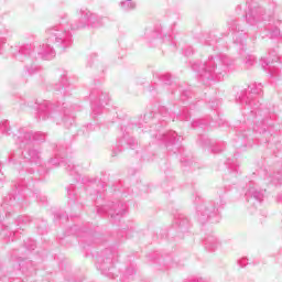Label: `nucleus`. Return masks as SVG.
Segmentation results:
<instances>
[{
    "label": "nucleus",
    "mask_w": 282,
    "mask_h": 282,
    "mask_svg": "<svg viewBox=\"0 0 282 282\" xmlns=\"http://www.w3.org/2000/svg\"><path fill=\"white\" fill-rule=\"evenodd\" d=\"M72 23L69 22V15L62 13L59 23L46 29V43L36 46V54L42 61H52L56 57V51L63 54L72 47L74 43V35L69 31L72 30Z\"/></svg>",
    "instance_id": "f257e3e1"
},
{
    "label": "nucleus",
    "mask_w": 282,
    "mask_h": 282,
    "mask_svg": "<svg viewBox=\"0 0 282 282\" xmlns=\"http://www.w3.org/2000/svg\"><path fill=\"white\" fill-rule=\"evenodd\" d=\"M232 65V59L224 53L209 55L205 63L195 62L192 64L193 72L198 73L203 83L208 80H221L228 74V67Z\"/></svg>",
    "instance_id": "f03ea898"
},
{
    "label": "nucleus",
    "mask_w": 282,
    "mask_h": 282,
    "mask_svg": "<svg viewBox=\"0 0 282 282\" xmlns=\"http://www.w3.org/2000/svg\"><path fill=\"white\" fill-rule=\"evenodd\" d=\"M261 94H263V85L251 84L237 96L240 105H246V107L251 109L250 113L253 116L256 122L253 126L256 133H265L267 131L265 122H268V119L261 117V110L259 108L261 105L257 101V96H261Z\"/></svg>",
    "instance_id": "7ed1b4c3"
},
{
    "label": "nucleus",
    "mask_w": 282,
    "mask_h": 282,
    "mask_svg": "<svg viewBox=\"0 0 282 282\" xmlns=\"http://www.w3.org/2000/svg\"><path fill=\"white\" fill-rule=\"evenodd\" d=\"M37 118L39 120H53L56 124H65V127H72L74 124V117L69 116V108L67 104L61 102L54 104L52 101H42L37 105Z\"/></svg>",
    "instance_id": "20e7f679"
},
{
    "label": "nucleus",
    "mask_w": 282,
    "mask_h": 282,
    "mask_svg": "<svg viewBox=\"0 0 282 282\" xmlns=\"http://www.w3.org/2000/svg\"><path fill=\"white\" fill-rule=\"evenodd\" d=\"M11 54H13L17 61L25 63L24 69L29 76H34V74L41 72V66L34 63L36 58L41 57L39 56V53H36V47L32 46V44L11 47Z\"/></svg>",
    "instance_id": "39448f33"
},
{
    "label": "nucleus",
    "mask_w": 282,
    "mask_h": 282,
    "mask_svg": "<svg viewBox=\"0 0 282 282\" xmlns=\"http://www.w3.org/2000/svg\"><path fill=\"white\" fill-rule=\"evenodd\" d=\"M247 6H249L246 13L248 25L257 28V30H270L268 25H270V22L274 17V11H268L259 4H251L250 0H247Z\"/></svg>",
    "instance_id": "423d86ee"
},
{
    "label": "nucleus",
    "mask_w": 282,
    "mask_h": 282,
    "mask_svg": "<svg viewBox=\"0 0 282 282\" xmlns=\"http://www.w3.org/2000/svg\"><path fill=\"white\" fill-rule=\"evenodd\" d=\"M196 204V217L199 224H215L219 221V204L213 200H204L202 197L197 196L195 199Z\"/></svg>",
    "instance_id": "0eeeda50"
},
{
    "label": "nucleus",
    "mask_w": 282,
    "mask_h": 282,
    "mask_svg": "<svg viewBox=\"0 0 282 282\" xmlns=\"http://www.w3.org/2000/svg\"><path fill=\"white\" fill-rule=\"evenodd\" d=\"M78 19L70 23V30L76 32V30H85V28L98 29L102 28L107 22V18L100 17L87 8H82L77 11Z\"/></svg>",
    "instance_id": "6e6552de"
},
{
    "label": "nucleus",
    "mask_w": 282,
    "mask_h": 282,
    "mask_svg": "<svg viewBox=\"0 0 282 282\" xmlns=\"http://www.w3.org/2000/svg\"><path fill=\"white\" fill-rule=\"evenodd\" d=\"M115 257L116 253H113V250L106 249L96 259L97 270H99L104 276H108L109 279H116V276H118L119 271L113 262Z\"/></svg>",
    "instance_id": "1a4fd4ad"
},
{
    "label": "nucleus",
    "mask_w": 282,
    "mask_h": 282,
    "mask_svg": "<svg viewBox=\"0 0 282 282\" xmlns=\"http://www.w3.org/2000/svg\"><path fill=\"white\" fill-rule=\"evenodd\" d=\"M127 203L111 202L101 207H97L98 215H109L113 221H120L127 214Z\"/></svg>",
    "instance_id": "9d476101"
},
{
    "label": "nucleus",
    "mask_w": 282,
    "mask_h": 282,
    "mask_svg": "<svg viewBox=\"0 0 282 282\" xmlns=\"http://www.w3.org/2000/svg\"><path fill=\"white\" fill-rule=\"evenodd\" d=\"M89 98L91 102V118L96 120L102 113V107L109 105V94L102 93L98 88H93Z\"/></svg>",
    "instance_id": "9b49d317"
},
{
    "label": "nucleus",
    "mask_w": 282,
    "mask_h": 282,
    "mask_svg": "<svg viewBox=\"0 0 282 282\" xmlns=\"http://www.w3.org/2000/svg\"><path fill=\"white\" fill-rule=\"evenodd\" d=\"M47 134L43 132H32L26 128H21L18 134H14L17 144H19L20 149L28 147V144H32V142H45V138Z\"/></svg>",
    "instance_id": "f8f14e48"
},
{
    "label": "nucleus",
    "mask_w": 282,
    "mask_h": 282,
    "mask_svg": "<svg viewBox=\"0 0 282 282\" xmlns=\"http://www.w3.org/2000/svg\"><path fill=\"white\" fill-rule=\"evenodd\" d=\"M227 25L229 32H231L234 45L243 52V48L246 47V40L248 39V33H246V30L243 26H241V23H239L238 20L231 19L227 22Z\"/></svg>",
    "instance_id": "ddd939ff"
},
{
    "label": "nucleus",
    "mask_w": 282,
    "mask_h": 282,
    "mask_svg": "<svg viewBox=\"0 0 282 282\" xmlns=\"http://www.w3.org/2000/svg\"><path fill=\"white\" fill-rule=\"evenodd\" d=\"M144 39L145 41H155V39H162L163 43H167V45H171L172 50H175V41L171 34L164 33V29L160 24L145 29Z\"/></svg>",
    "instance_id": "4468645a"
},
{
    "label": "nucleus",
    "mask_w": 282,
    "mask_h": 282,
    "mask_svg": "<svg viewBox=\"0 0 282 282\" xmlns=\"http://www.w3.org/2000/svg\"><path fill=\"white\" fill-rule=\"evenodd\" d=\"M156 140H162L165 143V147L169 151H173V153H177L182 144V138L177 137V132L175 131H167V132H159L155 134Z\"/></svg>",
    "instance_id": "2eb2a0df"
},
{
    "label": "nucleus",
    "mask_w": 282,
    "mask_h": 282,
    "mask_svg": "<svg viewBox=\"0 0 282 282\" xmlns=\"http://www.w3.org/2000/svg\"><path fill=\"white\" fill-rule=\"evenodd\" d=\"M67 197H68V206L74 208L75 210H80L83 208V203H80V196L78 195V188L76 185L70 184L67 187Z\"/></svg>",
    "instance_id": "dca6fc26"
},
{
    "label": "nucleus",
    "mask_w": 282,
    "mask_h": 282,
    "mask_svg": "<svg viewBox=\"0 0 282 282\" xmlns=\"http://www.w3.org/2000/svg\"><path fill=\"white\" fill-rule=\"evenodd\" d=\"M57 80L54 82L51 87L54 91H61V94L65 95L67 88L69 87V83L67 82V73L59 70L56 73Z\"/></svg>",
    "instance_id": "f3484780"
},
{
    "label": "nucleus",
    "mask_w": 282,
    "mask_h": 282,
    "mask_svg": "<svg viewBox=\"0 0 282 282\" xmlns=\"http://www.w3.org/2000/svg\"><path fill=\"white\" fill-rule=\"evenodd\" d=\"M24 160L31 162V164H35V166H42L43 164V156L41 150L36 148H29L25 152H20Z\"/></svg>",
    "instance_id": "a211bd4d"
},
{
    "label": "nucleus",
    "mask_w": 282,
    "mask_h": 282,
    "mask_svg": "<svg viewBox=\"0 0 282 282\" xmlns=\"http://www.w3.org/2000/svg\"><path fill=\"white\" fill-rule=\"evenodd\" d=\"M245 195L248 203L253 204V206L261 204L264 197L263 191H258L254 186H249Z\"/></svg>",
    "instance_id": "6ab92c4d"
},
{
    "label": "nucleus",
    "mask_w": 282,
    "mask_h": 282,
    "mask_svg": "<svg viewBox=\"0 0 282 282\" xmlns=\"http://www.w3.org/2000/svg\"><path fill=\"white\" fill-rule=\"evenodd\" d=\"M226 166L228 167L229 174L225 175L224 180H235V177H237V173H239V163H237V158L232 156L227 159Z\"/></svg>",
    "instance_id": "aec40b11"
},
{
    "label": "nucleus",
    "mask_w": 282,
    "mask_h": 282,
    "mask_svg": "<svg viewBox=\"0 0 282 282\" xmlns=\"http://www.w3.org/2000/svg\"><path fill=\"white\" fill-rule=\"evenodd\" d=\"M48 164H52V166H58V165H64L66 171H68V173L70 175H78V166H76L74 164V161L68 160L66 163L64 161H59L58 158L56 159H51L48 161Z\"/></svg>",
    "instance_id": "412c9836"
},
{
    "label": "nucleus",
    "mask_w": 282,
    "mask_h": 282,
    "mask_svg": "<svg viewBox=\"0 0 282 282\" xmlns=\"http://www.w3.org/2000/svg\"><path fill=\"white\" fill-rule=\"evenodd\" d=\"M142 128H144V124H142V123H139V127H138V126H130V127L126 128V129H124L126 134H123V138H122V140L120 141V144H122V142H126L127 145L130 147V149H133V148L135 147V144H138V142L135 141V139L130 138V137L128 135L129 132H127V129H133V130H135V129H142Z\"/></svg>",
    "instance_id": "4be33fe9"
},
{
    "label": "nucleus",
    "mask_w": 282,
    "mask_h": 282,
    "mask_svg": "<svg viewBox=\"0 0 282 282\" xmlns=\"http://www.w3.org/2000/svg\"><path fill=\"white\" fill-rule=\"evenodd\" d=\"M205 250L208 252H215L217 248H219L220 243L217 237L215 236H208L204 240Z\"/></svg>",
    "instance_id": "5701e85b"
},
{
    "label": "nucleus",
    "mask_w": 282,
    "mask_h": 282,
    "mask_svg": "<svg viewBox=\"0 0 282 282\" xmlns=\"http://www.w3.org/2000/svg\"><path fill=\"white\" fill-rule=\"evenodd\" d=\"M160 115L162 116V120H161V126L164 127V124H166V122H175V112H169V108L162 106L159 109Z\"/></svg>",
    "instance_id": "b1692460"
},
{
    "label": "nucleus",
    "mask_w": 282,
    "mask_h": 282,
    "mask_svg": "<svg viewBox=\"0 0 282 282\" xmlns=\"http://www.w3.org/2000/svg\"><path fill=\"white\" fill-rule=\"evenodd\" d=\"M175 224H176L180 232H186V230H188V228L191 226L188 218L182 214H180L177 217H175Z\"/></svg>",
    "instance_id": "393cba45"
},
{
    "label": "nucleus",
    "mask_w": 282,
    "mask_h": 282,
    "mask_svg": "<svg viewBox=\"0 0 282 282\" xmlns=\"http://www.w3.org/2000/svg\"><path fill=\"white\" fill-rule=\"evenodd\" d=\"M221 33L219 32H213L205 39V45H209L212 47H215V45H219V42L221 41Z\"/></svg>",
    "instance_id": "a878e982"
},
{
    "label": "nucleus",
    "mask_w": 282,
    "mask_h": 282,
    "mask_svg": "<svg viewBox=\"0 0 282 282\" xmlns=\"http://www.w3.org/2000/svg\"><path fill=\"white\" fill-rule=\"evenodd\" d=\"M199 142L200 144H204V147H212V152L213 153H221V148H219V145H214L213 141L208 138H206L205 135H202L199 138Z\"/></svg>",
    "instance_id": "bb28decb"
},
{
    "label": "nucleus",
    "mask_w": 282,
    "mask_h": 282,
    "mask_svg": "<svg viewBox=\"0 0 282 282\" xmlns=\"http://www.w3.org/2000/svg\"><path fill=\"white\" fill-rule=\"evenodd\" d=\"M120 8L123 12H131V10H135V2L133 0H123L120 2Z\"/></svg>",
    "instance_id": "cd10ccee"
},
{
    "label": "nucleus",
    "mask_w": 282,
    "mask_h": 282,
    "mask_svg": "<svg viewBox=\"0 0 282 282\" xmlns=\"http://www.w3.org/2000/svg\"><path fill=\"white\" fill-rule=\"evenodd\" d=\"M10 131H11L10 122L8 120L0 121V133L2 135H12Z\"/></svg>",
    "instance_id": "c85d7f7f"
},
{
    "label": "nucleus",
    "mask_w": 282,
    "mask_h": 282,
    "mask_svg": "<svg viewBox=\"0 0 282 282\" xmlns=\"http://www.w3.org/2000/svg\"><path fill=\"white\" fill-rule=\"evenodd\" d=\"M206 127H208V122L204 119H197L192 122L193 129H206Z\"/></svg>",
    "instance_id": "c756f323"
},
{
    "label": "nucleus",
    "mask_w": 282,
    "mask_h": 282,
    "mask_svg": "<svg viewBox=\"0 0 282 282\" xmlns=\"http://www.w3.org/2000/svg\"><path fill=\"white\" fill-rule=\"evenodd\" d=\"M235 147L236 149H245V147H248V143L246 142V135L238 137L236 139Z\"/></svg>",
    "instance_id": "7c9ffc66"
},
{
    "label": "nucleus",
    "mask_w": 282,
    "mask_h": 282,
    "mask_svg": "<svg viewBox=\"0 0 282 282\" xmlns=\"http://www.w3.org/2000/svg\"><path fill=\"white\" fill-rule=\"evenodd\" d=\"M133 274H135V269L133 267L127 268L124 274L121 276V281H127V279H129V276H133Z\"/></svg>",
    "instance_id": "2f4dec72"
},
{
    "label": "nucleus",
    "mask_w": 282,
    "mask_h": 282,
    "mask_svg": "<svg viewBox=\"0 0 282 282\" xmlns=\"http://www.w3.org/2000/svg\"><path fill=\"white\" fill-rule=\"evenodd\" d=\"M246 67H252L257 63V58L253 55H247L243 61Z\"/></svg>",
    "instance_id": "473e14b6"
},
{
    "label": "nucleus",
    "mask_w": 282,
    "mask_h": 282,
    "mask_svg": "<svg viewBox=\"0 0 282 282\" xmlns=\"http://www.w3.org/2000/svg\"><path fill=\"white\" fill-rule=\"evenodd\" d=\"M177 120H191V115L188 113V108H183L182 113L177 115Z\"/></svg>",
    "instance_id": "72a5a7b5"
},
{
    "label": "nucleus",
    "mask_w": 282,
    "mask_h": 282,
    "mask_svg": "<svg viewBox=\"0 0 282 282\" xmlns=\"http://www.w3.org/2000/svg\"><path fill=\"white\" fill-rule=\"evenodd\" d=\"M269 36L270 39H279V36H281V30L276 26L271 29L269 32Z\"/></svg>",
    "instance_id": "f704fd0d"
},
{
    "label": "nucleus",
    "mask_w": 282,
    "mask_h": 282,
    "mask_svg": "<svg viewBox=\"0 0 282 282\" xmlns=\"http://www.w3.org/2000/svg\"><path fill=\"white\" fill-rule=\"evenodd\" d=\"M6 36H8V29L2 28V30L0 31V50L1 46L6 43Z\"/></svg>",
    "instance_id": "c9c22d12"
},
{
    "label": "nucleus",
    "mask_w": 282,
    "mask_h": 282,
    "mask_svg": "<svg viewBox=\"0 0 282 282\" xmlns=\"http://www.w3.org/2000/svg\"><path fill=\"white\" fill-rule=\"evenodd\" d=\"M160 80L164 85H171V74L166 73V74L160 75Z\"/></svg>",
    "instance_id": "e433bc0d"
},
{
    "label": "nucleus",
    "mask_w": 282,
    "mask_h": 282,
    "mask_svg": "<svg viewBox=\"0 0 282 282\" xmlns=\"http://www.w3.org/2000/svg\"><path fill=\"white\" fill-rule=\"evenodd\" d=\"M8 205V203H4L0 206V221L1 219H3L4 217H8L9 213L6 210V206Z\"/></svg>",
    "instance_id": "4c0bfd02"
},
{
    "label": "nucleus",
    "mask_w": 282,
    "mask_h": 282,
    "mask_svg": "<svg viewBox=\"0 0 282 282\" xmlns=\"http://www.w3.org/2000/svg\"><path fill=\"white\" fill-rule=\"evenodd\" d=\"M281 172H278V176H269V182H271V184H279V182H281Z\"/></svg>",
    "instance_id": "58836bf2"
},
{
    "label": "nucleus",
    "mask_w": 282,
    "mask_h": 282,
    "mask_svg": "<svg viewBox=\"0 0 282 282\" xmlns=\"http://www.w3.org/2000/svg\"><path fill=\"white\" fill-rule=\"evenodd\" d=\"M227 191H230V185H225L224 188L219 187L217 194L221 197V195L226 194Z\"/></svg>",
    "instance_id": "ea45409f"
},
{
    "label": "nucleus",
    "mask_w": 282,
    "mask_h": 282,
    "mask_svg": "<svg viewBox=\"0 0 282 282\" xmlns=\"http://www.w3.org/2000/svg\"><path fill=\"white\" fill-rule=\"evenodd\" d=\"M31 219L29 216H22L18 219V224L28 225L30 224Z\"/></svg>",
    "instance_id": "a19ab883"
},
{
    "label": "nucleus",
    "mask_w": 282,
    "mask_h": 282,
    "mask_svg": "<svg viewBox=\"0 0 282 282\" xmlns=\"http://www.w3.org/2000/svg\"><path fill=\"white\" fill-rule=\"evenodd\" d=\"M184 56H193V46H186L183 48Z\"/></svg>",
    "instance_id": "79ce46f5"
},
{
    "label": "nucleus",
    "mask_w": 282,
    "mask_h": 282,
    "mask_svg": "<svg viewBox=\"0 0 282 282\" xmlns=\"http://www.w3.org/2000/svg\"><path fill=\"white\" fill-rule=\"evenodd\" d=\"M238 265L240 268H246V265H248V258H242V259L238 260Z\"/></svg>",
    "instance_id": "37998d69"
},
{
    "label": "nucleus",
    "mask_w": 282,
    "mask_h": 282,
    "mask_svg": "<svg viewBox=\"0 0 282 282\" xmlns=\"http://www.w3.org/2000/svg\"><path fill=\"white\" fill-rule=\"evenodd\" d=\"M178 91L182 94V100H184V98H188L191 94L188 90H183L182 87H178Z\"/></svg>",
    "instance_id": "c03bdc74"
},
{
    "label": "nucleus",
    "mask_w": 282,
    "mask_h": 282,
    "mask_svg": "<svg viewBox=\"0 0 282 282\" xmlns=\"http://www.w3.org/2000/svg\"><path fill=\"white\" fill-rule=\"evenodd\" d=\"M36 198L39 199V202H42V204H45L47 202V197L41 194L36 195Z\"/></svg>",
    "instance_id": "a18cd8bd"
},
{
    "label": "nucleus",
    "mask_w": 282,
    "mask_h": 282,
    "mask_svg": "<svg viewBox=\"0 0 282 282\" xmlns=\"http://www.w3.org/2000/svg\"><path fill=\"white\" fill-rule=\"evenodd\" d=\"M121 151H122V149H120V147L113 148V150H112V158H116V155H118Z\"/></svg>",
    "instance_id": "49530a36"
},
{
    "label": "nucleus",
    "mask_w": 282,
    "mask_h": 282,
    "mask_svg": "<svg viewBox=\"0 0 282 282\" xmlns=\"http://www.w3.org/2000/svg\"><path fill=\"white\" fill-rule=\"evenodd\" d=\"M216 123L218 124V127H221V126H224V124H226V121H224V119H221V118H217L216 119Z\"/></svg>",
    "instance_id": "de8ad7c7"
},
{
    "label": "nucleus",
    "mask_w": 282,
    "mask_h": 282,
    "mask_svg": "<svg viewBox=\"0 0 282 282\" xmlns=\"http://www.w3.org/2000/svg\"><path fill=\"white\" fill-rule=\"evenodd\" d=\"M28 250H34L36 248V245L34 241H32L31 246H26Z\"/></svg>",
    "instance_id": "09e8293b"
},
{
    "label": "nucleus",
    "mask_w": 282,
    "mask_h": 282,
    "mask_svg": "<svg viewBox=\"0 0 282 282\" xmlns=\"http://www.w3.org/2000/svg\"><path fill=\"white\" fill-rule=\"evenodd\" d=\"M217 105H219V101L215 102V101H212V109H217Z\"/></svg>",
    "instance_id": "8fccbe9b"
},
{
    "label": "nucleus",
    "mask_w": 282,
    "mask_h": 282,
    "mask_svg": "<svg viewBox=\"0 0 282 282\" xmlns=\"http://www.w3.org/2000/svg\"><path fill=\"white\" fill-rule=\"evenodd\" d=\"M182 164H185V166H191V161H184V160H181Z\"/></svg>",
    "instance_id": "3c124183"
},
{
    "label": "nucleus",
    "mask_w": 282,
    "mask_h": 282,
    "mask_svg": "<svg viewBox=\"0 0 282 282\" xmlns=\"http://www.w3.org/2000/svg\"><path fill=\"white\" fill-rule=\"evenodd\" d=\"M65 215L57 214V218L64 219Z\"/></svg>",
    "instance_id": "603ef678"
},
{
    "label": "nucleus",
    "mask_w": 282,
    "mask_h": 282,
    "mask_svg": "<svg viewBox=\"0 0 282 282\" xmlns=\"http://www.w3.org/2000/svg\"><path fill=\"white\" fill-rule=\"evenodd\" d=\"M224 204H226V202L220 198V206H224Z\"/></svg>",
    "instance_id": "864d4df0"
},
{
    "label": "nucleus",
    "mask_w": 282,
    "mask_h": 282,
    "mask_svg": "<svg viewBox=\"0 0 282 282\" xmlns=\"http://www.w3.org/2000/svg\"><path fill=\"white\" fill-rule=\"evenodd\" d=\"M2 235H3L4 237L8 236V232H6V229L2 231Z\"/></svg>",
    "instance_id": "5fc2aeb1"
},
{
    "label": "nucleus",
    "mask_w": 282,
    "mask_h": 282,
    "mask_svg": "<svg viewBox=\"0 0 282 282\" xmlns=\"http://www.w3.org/2000/svg\"><path fill=\"white\" fill-rule=\"evenodd\" d=\"M148 118H151V115L150 116H144V120H148Z\"/></svg>",
    "instance_id": "6e6d98bb"
},
{
    "label": "nucleus",
    "mask_w": 282,
    "mask_h": 282,
    "mask_svg": "<svg viewBox=\"0 0 282 282\" xmlns=\"http://www.w3.org/2000/svg\"><path fill=\"white\" fill-rule=\"evenodd\" d=\"M64 219H65V221H67V220L69 219V217H68V216H66Z\"/></svg>",
    "instance_id": "4d7b16f0"
},
{
    "label": "nucleus",
    "mask_w": 282,
    "mask_h": 282,
    "mask_svg": "<svg viewBox=\"0 0 282 282\" xmlns=\"http://www.w3.org/2000/svg\"><path fill=\"white\" fill-rule=\"evenodd\" d=\"M72 230H76V226L72 227Z\"/></svg>",
    "instance_id": "13d9d810"
},
{
    "label": "nucleus",
    "mask_w": 282,
    "mask_h": 282,
    "mask_svg": "<svg viewBox=\"0 0 282 282\" xmlns=\"http://www.w3.org/2000/svg\"><path fill=\"white\" fill-rule=\"evenodd\" d=\"M76 235L79 237L80 236V234L79 232H76Z\"/></svg>",
    "instance_id": "bf43d9fd"
},
{
    "label": "nucleus",
    "mask_w": 282,
    "mask_h": 282,
    "mask_svg": "<svg viewBox=\"0 0 282 282\" xmlns=\"http://www.w3.org/2000/svg\"><path fill=\"white\" fill-rule=\"evenodd\" d=\"M11 160H14V156H11Z\"/></svg>",
    "instance_id": "052dcab7"
},
{
    "label": "nucleus",
    "mask_w": 282,
    "mask_h": 282,
    "mask_svg": "<svg viewBox=\"0 0 282 282\" xmlns=\"http://www.w3.org/2000/svg\"><path fill=\"white\" fill-rule=\"evenodd\" d=\"M2 183V181L0 180V184Z\"/></svg>",
    "instance_id": "680f3d73"
}]
</instances>
